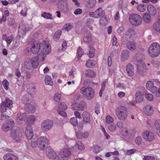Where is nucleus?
<instances>
[{"label": "nucleus", "mask_w": 160, "mask_h": 160, "mask_svg": "<svg viewBox=\"0 0 160 160\" xmlns=\"http://www.w3.org/2000/svg\"><path fill=\"white\" fill-rule=\"evenodd\" d=\"M143 111L147 115L150 116L153 113V109L150 105H147L143 108Z\"/></svg>", "instance_id": "obj_22"}, {"label": "nucleus", "mask_w": 160, "mask_h": 160, "mask_svg": "<svg viewBox=\"0 0 160 160\" xmlns=\"http://www.w3.org/2000/svg\"><path fill=\"white\" fill-rule=\"evenodd\" d=\"M48 142V139L44 136L40 137L38 140L39 147L42 150L44 149Z\"/></svg>", "instance_id": "obj_11"}, {"label": "nucleus", "mask_w": 160, "mask_h": 160, "mask_svg": "<svg viewBox=\"0 0 160 160\" xmlns=\"http://www.w3.org/2000/svg\"><path fill=\"white\" fill-rule=\"evenodd\" d=\"M137 69L138 72L141 75H143L145 73L147 68L146 64L144 62L137 63Z\"/></svg>", "instance_id": "obj_16"}, {"label": "nucleus", "mask_w": 160, "mask_h": 160, "mask_svg": "<svg viewBox=\"0 0 160 160\" xmlns=\"http://www.w3.org/2000/svg\"><path fill=\"white\" fill-rule=\"evenodd\" d=\"M70 123L74 126H76L78 125L77 119L75 117L71 118L70 120Z\"/></svg>", "instance_id": "obj_50"}, {"label": "nucleus", "mask_w": 160, "mask_h": 160, "mask_svg": "<svg viewBox=\"0 0 160 160\" xmlns=\"http://www.w3.org/2000/svg\"><path fill=\"white\" fill-rule=\"evenodd\" d=\"M86 76L90 78L94 77L96 76V74L93 71L91 70H88L85 71Z\"/></svg>", "instance_id": "obj_40"}, {"label": "nucleus", "mask_w": 160, "mask_h": 160, "mask_svg": "<svg viewBox=\"0 0 160 160\" xmlns=\"http://www.w3.org/2000/svg\"><path fill=\"white\" fill-rule=\"evenodd\" d=\"M160 120H157L156 121L155 126L157 130V132L159 137H160Z\"/></svg>", "instance_id": "obj_47"}, {"label": "nucleus", "mask_w": 160, "mask_h": 160, "mask_svg": "<svg viewBox=\"0 0 160 160\" xmlns=\"http://www.w3.org/2000/svg\"><path fill=\"white\" fill-rule=\"evenodd\" d=\"M70 149L73 151H77L78 150H83L84 149V147L81 142L78 141L74 146L72 148H71Z\"/></svg>", "instance_id": "obj_20"}, {"label": "nucleus", "mask_w": 160, "mask_h": 160, "mask_svg": "<svg viewBox=\"0 0 160 160\" xmlns=\"http://www.w3.org/2000/svg\"><path fill=\"white\" fill-rule=\"evenodd\" d=\"M77 52L78 53V58L79 59L81 58L82 55L83 54V51L82 48H79L78 49Z\"/></svg>", "instance_id": "obj_61"}, {"label": "nucleus", "mask_w": 160, "mask_h": 160, "mask_svg": "<svg viewBox=\"0 0 160 160\" xmlns=\"http://www.w3.org/2000/svg\"><path fill=\"white\" fill-rule=\"evenodd\" d=\"M3 159L4 160H18L16 155L10 152L5 154L3 156Z\"/></svg>", "instance_id": "obj_23"}, {"label": "nucleus", "mask_w": 160, "mask_h": 160, "mask_svg": "<svg viewBox=\"0 0 160 160\" xmlns=\"http://www.w3.org/2000/svg\"><path fill=\"white\" fill-rule=\"evenodd\" d=\"M5 102V105L7 108L11 109L12 107L13 102L12 100H10L9 98H7Z\"/></svg>", "instance_id": "obj_37"}, {"label": "nucleus", "mask_w": 160, "mask_h": 160, "mask_svg": "<svg viewBox=\"0 0 160 160\" xmlns=\"http://www.w3.org/2000/svg\"><path fill=\"white\" fill-rule=\"evenodd\" d=\"M93 21L91 19H88L86 21V25L91 30H92L93 27L92 26Z\"/></svg>", "instance_id": "obj_46"}, {"label": "nucleus", "mask_w": 160, "mask_h": 160, "mask_svg": "<svg viewBox=\"0 0 160 160\" xmlns=\"http://www.w3.org/2000/svg\"><path fill=\"white\" fill-rule=\"evenodd\" d=\"M136 100L137 102H141L143 99L142 92L140 91H138L136 94Z\"/></svg>", "instance_id": "obj_36"}, {"label": "nucleus", "mask_w": 160, "mask_h": 160, "mask_svg": "<svg viewBox=\"0 0 160 160\" xmlns=\"http://www.w3.org/2000/svg\"><path fill=\"white\" fill-rule=\"evenodd\" d=\"M89 15L91 17L95 18H98L104 16L105 15V11L102 8H99L95 12H89Z\"/></svg>", "instance_id": "obj_10"}, {"label": "nucleus", "mask_w": 160, "mask_h": 160, "mask_svg": "<svg viewBox=\"0 0 160 160\" xmlns=\"http://www.w3.org/2000/svg\"><path fill=\"white\" fill-rule=\"evenodd\" d=\"M36 120V117L34 115H30L28 117L26 123L28 124H33Z\"/></svg>", "instance_id": "obj_34"}, {"label": "nucleus", "mask_w": 160, "mask_h": 160, "mask_svg": "<svg viewBox=\"0 0 160 160\" xmlns=\"http://www.w3.org/2000/svg\"><path fill=\"white\" fill-rule=\"evenodd\" d=\"M96 5V2L93 0H89L87 4V7L90 8H93Z\"/></svg>", "instance_id": "obj_45"}, {"label": "nucleus", "mask_w": 160, "mask_h": 160, "mask_svg": "<svg viewBox=\"0 0 160 160\" xmlns=\"http://www.w3.org/2000/svg\"><path fill=\"white\" fill-rule=\"evenodd\" d=\"M6 123L8 125L10 128H12L15 125L14 121L12 119H9Z\"/></svg>", "instance_id": "obj_52"}, {"label": "nucleus", "mask_w": 160, "mask_h": 160, "mask_svg": "<svg viewBox=\"0 0 160 160\" xmlns=\"http://www.w3.org/2000/svg\"><path fill=\"white\" fill-rule=\"evenodd\" d=\"M160 53V45L157 42L152 43L149 47L148 53L149 56L152 58H155L159 56Z\"/></svg>", "instance_id": "obj_2"}, {"label": "nucleus", "mask_w": 160, "mask_h": 160, "mask_svg": "<svg viewBox=\"0 0 160 160\" xmlns=\"http://www.w3.org/2000/svg\"><path fill=\"white\" fill-rule=\"evenodd\" d=\"M80 92L88 100H92L94 97L95 92L94 90L92 88L82 87L81 89Z\"/></svg>", "instance_id": "obj_4"}, {"label": "nucleus", "mask_w": 160, "mask_h": 160, "mask_svg": "<svg viewBox=\"0 0 160 160\" xmlns=\"http://www.w3.org/2000/svg\"><path fill=\"white\" fill-rule=\"evenodd\" d=\"M2 130L4 132H7L10 129V128L8 126V125L6 124V123L4 124L2 126Z\"/></svg>", "instance_id": "obj_57"}, {"label": "nucleus", "mask_w": 160, "mask_h": 160, "mask_svg": "<svg viewBox=\"0 0 160 160\" xmlns=\"http://www.w3.org/2000/svg\"><path fill=\"white\" fill-rule=\"evenodd\" d=\"M25 133L27 138L28 139L31 140L34 136V134L32 128L30 125H28L26 128Z\"/></svg>", "instance_id": "obj_18"}, {"label": "nucleus", "mask_w": 160, "mask_h": 160, "mask_svg": "<svg viewBox=\"0 0 160 160\" xmlns=\"http://www.w3.org/2000/svg\"><path fill=\"white\" fill-rule=\"evenodd\" d=\"M137 63H143L145 59L144 55L141 53H138L135 55Z\"/></svg>", "instance_id": "obj_30"}, {"label": "nucleus", "mask_w": 160, "mask_h": 160, "mask_svg": "<svg viewBox=\"0 0 160 160\" xmlns=\"http://www.w3.org/2000/svg\"><path fill=\"white\" fill-rule=\"evenodd\" d=\"M12 36L10 35L8 36L6 34H3L2 36V39L7 42L8 45H9L13 39Z\"/></svg>", "instance_id": "obj_29"}, {"label": "nucleus", "mask_w": 160, "mask_h": 160, "mask_svg": "<svg viewBox=\"0 0 160 160\" xmlns=\"http://www.w3.org/2000/svg\"><path fill=\"white\" fill-rule=\"evenodd\" d=\"M45 82L46 84L52 86L53 82L52 81V78L51 76L47 75L45 77Z\"/></svg>", "instance_id": "obj_41"}, {"label": "nucleus", "mask_w": 160, "mask_h": 160, "mask_svg": "<svg viewBox=\"0 0 160 160\" xmlns=\"http://www.w3.org/2000/svg\"><path fill=\"white\" fill-rule=\"evenodd\" d=\"M143 138L146 141L151 142L155 139V135L152 132L149 131H145L142 134Z\"/></svg>", "instance_id": "obj_14"}, {"label": "nucleus", "mask_w": 160, "mask_h": 160, "mask_svg": "<svg viewBox=\"0 0 160 160\" xmlns=\"http://www.w3.org/2000/svg\"><path fill=\"white\" fill-rule=\"evenodd\" d=\"M153 28L155 31L160 32V19H158L153 24Z\"/></svg>", "instance_id": "obj_35"}, {"label": "nucleus", "mask_w": 160, "mask_h": 160, "mask_svg": "<svg viewBox=\"0 0 160 160\" xmlns=\"http://www.w3.org/2000/svg\"><path fill=\"white\" fill-rule=\"evenodd\" d=\"M107 84V82L106 81H103L101 84V88L99 92V95L100 97L102 96L103 92L105 90V87Z\"/></svg>", "instance_id": "obj_38"}, {"label": "nucleus", "mask_w": 160, "mask_h": 160, "mask_svg": "<svg viewBox=\"0 0 160 160\" xmlns=\"http://www.w3.org/2000/svg\"><path fill=\"white\" fill-rule=\"evenodd\" d=\"M147 9L148 12L151 15L154 16L157 13L156 8L152 5L149 4L148 5Z\"/></svg>", "instance_id": "obj_31"}, {"label": "nucleus", "mask_w": 160, "mask_h": 160, "mask_svg": "<svg viewBox=\"0 0 160 160\" xmlns=\"http://www.w3.org/2000/svg\"><path fill=\"white\" fill-rule=\"evenodd\" d=\"M36 88L34 86H32L29 89H28L27 91L29 94L28 95H33L35 93Z\"/></svg>", "instance_id": "obj_55"}, {"label": "nucleus", "mask_w": 160, "mask_h": 160, "mask_svg": "<svg viewBox=\"0 0 160 160\" xmlns=\"http://www.w3.org/2000/svg\"><path fill=\"white\" fill-rule=\"evenodd\" d=\"M51 51V48L49 47V43L48 41H43L41 43V53L43 55L42 56L41 55V57L40 55H38V59L41 62L43 61L45 58V55L48 54Z\"/></svg>", "instance_id": "obj_3"}, {"label": "nucleus", "mask_w": 160, "mask_h": 160, "mask_svg": "<svg viewBox=\"0 0 160 160\" xmlns=\"http://www.w3.org/2000/svg\"><path fill=\"white\" fill-rule=\"evenodd\" d=\"M85 106L86 104L83 103L74 102L72 105V107L73 109L78 111H83Z\"/></svg>", "instance_id": "obj_19"}, {"label": "nucleus", "mask_w": 160, "mask_h": 160, "mask_svg": "<svg viewBox=\"0 0 160 160\" xmlns=\"http://www.w3.org/2000/svg\"><path fill=\"white\" fill-rule=\"evenodd\" d=\"M59 154L62 158H68L71 154L70 150L66 148L60 149Z\"/></svg>", "instance_id": "obj_13"}, {"label": "nucleus", "mask_w": 160, "mask_h": 160, "mask_svg": "<svg viewBox=\"0 0 160 160\" xmlns=\"http://www.w3.org/2000/svg\"><path fill=\"white\" fill-rule=\"evenodd\" d=\"M142 18L145 23H148L151 21V16L148 13H144L142 16Z\"/></svg>", "instance_id": "obj_33"}, {"label": "nucleus", "mask_w": 160, "mask_h": 160, "mask_svg": "<svg viewBox=\"0 0 160 160\" xmlns=\"http://www.w3.org/2000/svg\"><path fill=\"white\" fill-rule=\"evenodd\" d=\"M102 150L101 148L98 145H95L93 147L92 151L95 153H98Z\"/></svg>", "instance_id": "obj_58"}, {"label": "nucleus", "mask_w": 160, "mask_h": 160, "mask_svg": "<svg viewBox=\"0 0 160 160\" xmlns=\"http://www.w3.org/2000/svg\"><path fill=\"white\" fill-rule=\"evenodd\" d=\"M121 132V134L123 136H126L128 135V130L124 128Z\"/></svg>", "instance_id": "obj_62"}, {"label": "nucleus", "mask_w": 160, "mask_h": 160, "mask_svg": "<svg viewBox=\"0 0 160 160\" xmlns=\"http://www.w3.org/2000/svg\"><path fill=\"white\" fill-rule=\"evenodd\" d=\"M136 32L134 30L131 28L126 31L125 34L122 37V40L125 39L127 41L134 40L136 38Z\"/></svg>", "instance_id": "obj_9"}, {"label": "nucleus", "mask_w": 160, "mask_h": 160, "mask_svg": "<svg viewBox=\"0 0 160 160\" xmlns=\"http://www.w3.org/2000/svg\"><path fill=\"white\" fill-rule=\"evenodd\" d=\"M108 129L111 132H114L116 129L115 124H111L108 126Z\"/></svg>", "instance_id": "obj_64"}, {"label": "nucleus", "mask_w": 160, "mask_h": 160, "mask_svg": "<svg viewBox=\"0 0 160 160\" xmlns=\"http://www.w3.org/2000/svg\"><path fill=\"white\" fill-rule=\"evenodd\" d=\"M25 68L28 69L30 70L32 68H36L38 65V58L34 57L26 60L24 63Z\"/></svg>", "instance_id": "obj_6"}, {"label": "nucleus", "mask_w": 160, "mask_h": 160, "mask_svg": "<svg viewBox=\"0 0 160 160\" xmlns=\"http://www.w3.org/2000/svg\"><path fill=\"white\" fill-rule=\"evenodd\" d=\"M129 20L130 23L135 26H138L142 23L141 17L138 14L134 13L129 15Z\"/></svg>", "instance_id": "obj_5"}, {"label": "nucleus", "mask_w": 160, "mask_h": 160, "mask_svg": "<svg viewBox=\"0 0 160 160\" xmlns=\"http://www.w3.org/2000/svg\"><path fill=\"white\" fill-rule=\"evenodd\" d=\"M83 121L85 124H89L90 123L91 120L89 113L87 111H84L82 115Z\"/></svg>", "instance_id": "obj_21"}, {"label": "nucleus", "mask_w": 160, "mask_h": 160, "mask_svg": "<svg viewBox=\"0 0 160 160\" xmlns=\"http://www.w3.org/2000/svg\"><path fill=\"white\" fill-rule=\"evenodd\" d=\"M126 71L129 76L131 77L134 75V67L131 64H128L126 66Z\"/></svg>", "instance_id": "obj_24"}, {"label": "nucleus", "mask_w": 160, "mask_h": 160, "mask_svg": "<svg viewBox=\"0 0 160 160\" xmlns=\"http://www.w3.org/2000/svg\"><path fill=\"white\" fill-rule=\"evenodd\" d=\"M146 9V6L143 4L138 5L137 7V10L141 12H144Z\"/></svg>", "instance_id": "obj_43"}, {"label": "nucleus", "mask_w": 160, "mask_h": 160, "mask_svg": "<svg viewBox=\"0 0 160 160\" xmlns=\"http://www.w3.org/2000/svg\"><path fill=\"white\" fill-rule=\"evenodd\" d=\"M26 114L25 113H18L17 117V121L19 124L21 123L24 121L26 118Z\"/></svg>", "instance_id": "obj_27"}, {"label": "nucleus", "mask_w": 160, "mask_h": 160, "mask_svg": "<svg viewBox=\"0 0 160 160\" xmlns=\"http://www.w3.org/2000/svg\"><path fill=\"white\" fill-rule=\"evenodd\" d=\"M41 48V44L34 41L31 44L30 51L34 54H37L40 51Z\"/></svg>", "instance_id": "obj_15"}, {"label": "nucleus", "mask_w": 160, "mask_h": 160, "mask_svg": "<svg viewBox=\"0 0 160 160\" xmlns=\"http://www.w3.org/2000/svg\"><path fill=\"white\" fill-rule=\"evenodd\" d=\"M32 100V97L30 95H26L24 96L22 99L23 103L28 105L30 103Z\"/></svg>", "instance_id": "obj_26"}, {"label": "nucleus", "mask_w": 160, "mask_h": 160, "mask_svg": "<svg viewBox=\"0 0 160 160\" xmlns=\"http://www.w3.org/2000/svg\"><path fill=\"white\" fill-rule=\"evenodd\" d=\"M41 16L42 17L46 19L50 20H52L53 19L52 15L50 13L43 12Z\"/></svg>", "instance_id": "obj_39"}, {"label": "nucleus", "mask_w": 160, "mask_h": 160, "mask_svg": "<svg viewBox=\"0 0 160 160\" xmlns=\"http://www.w3.org/2000/svg\"><path fill=\"white\" fill-rule=\"evenodd\" d=\"M26 31V29L24 26H19L18 27V36L20 38H23L25 35Z\"/></svg>", "instance_id": "obj_28"}, {"label": "nucleus", "mask_w": 160, "mask_h": 160, "mask_svg": "<svg viewBox=\"0 0 160 160\" xmlns=\"http://www.w3.org/2000/svg\"><path fill=\"white\" fill-rule=\"evenodd\" d=\"M2 85L5 90H7L9 89V83L6 79L4 80L2 82Z\"/></svg>", "instance_id": "obj_48"}, {"label": "nucleus", "mask_w": 160, "mask_h": 160, "mask_svg": "<svg viewBox=\"0 0 160 160\" xmlns=\"http://www.w3.org/2000/svg\"><path fill=\"white\" fill-rule=\"evenodd\" d=\"M129 56V51L127 50H124L121 53V60L122 61L125 62L128 59Z\"/></svg>", "instance_id": "obj_25"}, {"label": "nucleus", "mask_w": 160, "mask_h": 160, "mask_svg": "<svg viewBox=\"0 0 160 160\" xmlns=\"http://www.w3.org/2000/svg\"><path fill=\"white\" fill-rule=\"evenodd\" d=\"M62 33L61 30H59L57 31L54 35V39L55 41H57L60 37Z\"/></svg>", "instance_id": "obj_51"}, {"label": "nucleus", "mask_w": 160, "mask_h": 160, "mask_svg": "<svg viewBox=\"0 0 160 160\" xmlns=\"http://www.w3.org/2000/svg\"><path fill=\"white\" fill-rule=\"evenodd\" d=\"M53 126V121L48 119L44 120L41 123V128L42 131L45 132H47L50 130Z\"/></svg>", "instance_id": "obj_8"}, {"label": "nucleus", "mask_w": 160, "mask_h": 160, "mask_svg": "<svg viewBox=\"0 0 160 160\" xmlns=\"http://www.w3.org/2000/svg\"><path fill=\"white\" fill-rule=\"evenodd\" d=\"M126 46L128 49L131 51L134 50L137 47L136 43L132 42H128L126 43Z\"/></svg>", "instance_id": "obj_32"}, {"label": "nucleus", "mask_w": 160, "mask_h": 160, "mask_svg": "<svg viewBox=\"0 0 160 160\" xmlns=\"http://www.w3.org/2000/svg\"><path fill=\"white\" fill-rule=\"evenodd\" d=\"M92 35L91 33H89L87 36L83 38V40L85 42L89 43L91 41Z\"/></svg>", "instance_id": "obj_49"}, {"label": "nucleus", "mask_w": 160, "mask_h": 160, "mask_svg": "<svg viewBox=\"0 0 160 160\" xmlns=\"http://www.w3.org/2000/svg\"><path fill=\"white\" fill-rule=\"evenodd\" d=\"M114 119L110 115H108L106 118V122L108 124H110L113 122L114 121Z\"/></svg>", "instance_id": "obj_56"}, {"label": "nucleus", "mask_w": 160, "mask_h": 160, "mask_svg": "<svg viewBox=\"0 0 160 160\" xmlns=\"http://www.w3.org/2000/svg\"><path fill=\"white\" fill-rule=\"evenodd\" d=\"M46 155L49 158L52 159H56L58 158V156L57 153L51 147H47L46 149Z\"/></svg>", "instance_id": "obj_12"}, {"label": "nucleus", "mask_w": 160, "mask_h": 160, "mask_svg": "<svg viewBox=\"0 0 160 160\" xmlns=\"http://www.w3.org/2000/svg\"><path fill=\"white\" fill-rule=\"evenodd\" d=\"M6 107L5 105V102H2L0 108L1 112L3 113L5 112L6 111Z\"/></svg>", "instance_id": "obj_60"}, {"label": "nucleus", "mask_w": 160, "mask_h": 160, "mask_svg": "<svg viewBox=\"0 0 160 160\" xmlns=\"http://www.w3.org/2000/svg\"><path fill=\"white\" fill-rule=\"evenodd\" d=\"M61 95L59 93H56L53 96L54 100L57 102H59L61 100Z\"/></svg>", "instance_id": "obj_53"}, {"label": "nucleus", "mask_w": 160, "mask_h": 160, "mask_svg": "<svg viewBox=\"0 0 160 160\" xmlns=\"http://www.w3.org/2000/svg\"><path fill=\"white\" fill-rule=\"evenodd\" d=\"M95 50L93 47H89V53L88 55L90 58H92L94 56Z\"/></svg>", "instance_id": "obj_44"}, {"label": "nucleus", "mask_w": 160, "mask_h": 160, "mask_svg": "<svg viewBox=\"0 0 160 160\" xmlns=\"http://www.w3.org/2000/svg\"><path fill=\"white\" fill-rule=\"evenodd\" d=\"M58 108L60 110L63 111L66 110L67 108L66 105L64 103H60L58 105Z\"/></svg>", "instance_id": "obj_63"}, {"label": "nucleus", "mask_w": 160, "mask_h": 160, "mask_svg": "<svg viewBox=\"0 0 160 160\" xmlns=\"http://www.w3.org/2000/svg\"><path fill=\"white\" fill-rule=\"evenodd\" d=\"M116 115L118 118L121 121H125L128 118V112L127 108L123 106H119L116 110Z\"/></svg>", "instance_id": "obj_1"}, {"label": "nucleus", "mask_w": 160, "mask_h": 160, "mask_svg": "<svg viewBox=\"0 0 160 160\" xmlns=\"http://www.w3.org/2000/svg\"><path fill=\"white\" fill-rule=\"evenodd\" d=\"M146 98L148 101H151L153 99V95L150 93H146L145 95Z\"/></svg>", "instance_id": "obj_59"}, {"label": "nucleus", "mask_w": 160, "mask_h": 160, "mask_svg": "<svg viewBox=\"0 0 160 160\" xmlns=\"http://www.w3.org/2000/svg\"><path fill=\"white\" fill-rule=\"evenodd\" d=\"M29 110V112L31 113L34 112L36 110V108L35 106H33L29 103L27 105Z\"/></svg>", "instance_id": "obj_54"}, {"label": "nucleus", "mask_w": 160, "mask_h": 160, "mask_svg": "<svg viewBox=\"0 0 160 160\" xmlns=\"http://www.w3.org/2000/svg\"><path fill=\"white\" fill-rule=\"evenodd\" d=\"M146 86L147 88L152 93H155L158 90V88L154 86L153 82L151 81H148Z\"/></svg>", "instance_id": "obj_17"}, {"label": "nucleus", "mask_w": 160, "mask_h": 160, "mask_svg": "<svg viewBox=\"0 0 160 160\" xmlns=\"http://www.w3.org/2000/svg\"><path fill=\"white\" fill-rule=\"evenodd\" d=\"M11 136L14 142L19 143L22 138V133L19 129H15L11 132Z\"/></svg>", "instance_id": "obj_7"}, {"label": "nucleus", "mask_w": 160, "mask_h": 160, "mask_svg": "<svg viewBox=\"0 0 160 160\" xmlns=\"http://www.w3.org/2000/svg\"><path fill=\"white\" fill-rule=\"evenodd\" d=\"M96 63V62L95 61L88 60L86 62V65L87 67L90 68L94 66Z\"/></svg>", "instance_id": "obj_42"}]
</instances>
